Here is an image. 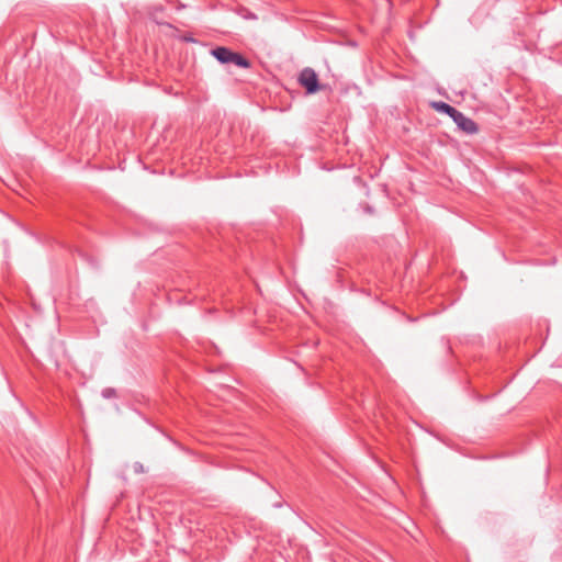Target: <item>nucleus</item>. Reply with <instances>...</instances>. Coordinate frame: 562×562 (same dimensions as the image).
Instances as JSON below:
<instances>
[{"instance_id": "nucleus-1", "label": "nucleus", "mask_w": 562, "mask_h": 562, "mask_svg": "<svg viewBox=\"0 0 562 562\" xmlns=\"http://www.w3.org/2000/svg\"><path fill=\"white\" fill-rule=\"evenodd\" d=\"M211 54L221 64H233L239 68H249L250 61L239 53H235L232 49L218 46L211 50Z\"/></svg>"}, {"instance_id": "nucleus-2", "label": "nucleus", "mask_w": 562, "mask_h": 562, "mask_svg": "<svg viewBox=\"0 0 562 562\" xmlns=\"http://www.w3.org/2000/svg\"><path fill=\"white\" fill-rule=\"evenodd\" d=\"M297 81L305 89L307 94H314L321 90L318 76L313 68H303L299 74Z\"/></svg>"}, {"instance_id": "nucleus-3", "label": "nucleus", "mask_w": 562, "mask_h": 562, "mask_svg": "<svg viewBox=\"0 0 562 562\" xmlns=\"http://www.w3.org/2000/svg\"><path fill=\"white\" fill-rule=\"evenodd\" d=\"M457 126L467 134H475L479 131L477 124L470 117L465 116L459 110L451 117Z\"/></svg>"}, {"instance_id": "nucleus-4", "label": "nucleus", "mask_w": 562, "mask_h": 562, "mask_svg": "<svg viewBox=\"0 0 562 562\" xmlns=\"http://www.w3.org/2000/svg\"><path fill=\"white\" fill-rule=\"evenodd\" d=\"M432 108L435 110H437L438 112H441V113H445V114L449 115L450 117H452L453 114H456V112L458 111L452 105H450V104H448L446 102H442V101L434 102L432 103Z\"/></svg>"}, {"instance_id": "nucleus-5", "label": "nucleus", "mask_w": 562, "mask_h": 562, "mask_svg": "<svg viewBox=\"0 0 562 562\" xmlns=\"http://www.w3.org/2000/svg\"><path fill=\"white\" fill-rule=\"evenodd\" d=\"M102 396L104 398H112L116 396V391L112 387H105L102 390Z\"/></svg>"}, {"instance_id": "nucleus-6", "label": "nucleus", "mask_w": 562, "mask_h": 562, "mask_svg": "<svg viewBox=\"0 0 562 562\" xmlns=\"http://www.w3.org/2000/svg\"><path fill=\"white\" fill-rule=\"evenodd\" d=\"M133 469L135 473H143L145 471L144 465L140 462H135Z\"/></svg>"}, {"instance_id": "nucleus-7", "label": "nucleus", "mask_w": 562, "mask_h": 562, "mask_svg": "<svg viewBox=\"0 0 562 562\" xmlns=\"http://www.w3.org/2000/svg\"><path fill=\"white\" fill-rule=\"evenodd\" d=\"M243 18L246 20H257V16L250 12L247 15H244Z\"/></svg>"}]
</instances>
